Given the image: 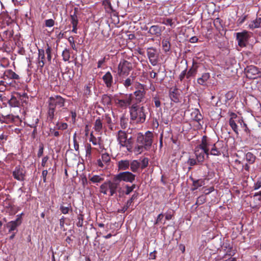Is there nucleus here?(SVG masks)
<instances>
[{"instance_id":"f03ea898","label":"nucleus","mask_w":261,"mask_h":261,"mask_svg":"<svg viewBox=\"0 0 261 261\" xmlns=\"http://www.w3.org/2000/svg\"><path fill=\"white\" fill-rule=\"evenodd\" d=\"M47 103V119L50 121H53L55 117L56 108L63 107L65 105V99L61 96L56 95L50 97Z\"/></svg>"},{"instance_id":"2f4dec72","label":"nucleus","mask_w":261,"mask_h":261,"mask_svg":"<svg viewBox=\"0 0 261 261\" xmlns=\"http://www.w3.org/2000/svg\"><path fill=\"white\" fill-rule=\"evenodd\" d=\"M6 123H9L10 122H15L20 120L19 117L18 116H14L12 114H9L5 115Z\"/></svg>"},{"instance_id":"58836bf2","label":"nucleus","mask_w":261,"mask_h":261,"mask_svg":"<svg viewBox=\"0 0 261 261\" xmlns=\"http://www.w3.org/2000/svg\"><path fill=\"white\" fill-rule=\"evenodd\" d=\"M162 21H160L161 23L165 24L166 25H169L172 28L175 27V25L172 19L169 18H163V19H162Z\"/></svg>"},{"instance_id":"9b49d317","label":"nucleus","mask_w":261,"mask_h":261,"mask_svg":"<svg viewBox=\"0 0 261 261\" xmlns=\"http://www.w3.org/2000/svg\"><path fill=\"white\" fill-rule=\"evenodd\" d=\"M237 40H238V45L240 47H245L249 38L248 32L244 31L242 32L236 33Z\"/></svg>"},{"instance_id":"c03bdc74","label":"nucleus","mask_w":261,"mask_h":261,"mask_svg":"<svg viewBox=\"0 0 261 261\" xmlns=\"http://www.w3.org/2000/svg\"><path fill=\"white\" fill-rule=\"evenodd\" d=\"M71 23L72 25L78 24V18L76 12H74L72 14L70 15Z\"/></svg>"},{"instance_id":"603ef678","label":"nucleus","mask_w":261,"mask_h":261,"mask_svg":"<svg viewBox=\"0 0 261 261\" xmlns=\"http://www.w3.org/2000/svg\"><path fill=\"white\" fill-rule=\"evenodd\" d=\"M45 24L46 27H52L55 24V21L52 19H46L45 21Z\"/></svg>"},{"instance_id":"b1692460","label":"nucleus","mask_w":261,"mask_h":261,"mask_svg":"<svg viewBox=\"0 0 261 261\" xmlns=\"http://www.w3.org/2000/svg\"><path fill=\"white\" fill-rule=\"evenodd\" d=\"M248 28L251 30L261 28V18H256L255 19L250 21L248 24Z\"/></svg>"},{"instance_id":"052dcab7","label":"nucleus","mask_w":261,"mask_h":261,"mask_svg":"<svg viewBox=\"0 0 261 261\" xmlns=\"http://www.w3.org/2000/svg\"><path fill=\"white\" fill-rule=\"evenodd\" d=\"M44 147L42 144L39 145V150L38 151L37 156L40 158L43 155V153Z\"/></svg>"},{"instance_id":"680f3d73","label":"nucleus","mask_w":261,"mask_h":261,"mask_svg":"<svg viewBox=\"0 0 261 261\" xmlns=\"http://www.w3.org/2000/svg\"><path fill=\"white\" fill-rule=\"evenodd\" d=\"M187 164L190 166H194L197 164V161L194 159L189 158L187 161Z\"/></svg>"},{"instance_id":"6e6552de","label":"nucleus","mask_w":261,"mask_h":261,"mask_svg":"<svg viewBox=\"0 0 261 261\" xmlns=\"http://www.w3.org/2000/svg\"><path fill=\"white\" fill-rule=\"evenodd\" d=\"M133 99V94H125L121 98H115L114 102L117 107L126 109L131 105Z\"/></svg>"},{"instance_id":"f8f14e48","label":"nucleus","mask_w":261,"mask_h":261,"mask_svg":"<svg viewBox=\"0 0 261 261\" xmlns=\"http://www.w3.org/2000/svg\"><path fill=\"white\" fill-rule=\"evenodd\" d=\"M13 177L18 181H23L25 179V171L20 166L15 167L12 172Z\"/></svg>"},{"instance_id":"f704fd0d","label":"nucleus","mask_w":261,"mask_h":261,"mask_svg":"<svg viewBox=\"0 0 261 261\" xmlns=\"http://www.w3.org/2000/svg\"><path fill=\"white\" fill-rule=\"evenodd\" d=\"M8 103L12 107H17L20 105V101L15 96L12 95L8 101Z\"/></svg>"},{"instance_id":"f3484780","label":"nucleus","mask_w":261,"mask_h":261,"mask_svg":"<svg viewBox=\"0 0 261 261\" xmlns=\"http://www.w3.org/2000/svg\"><path fill=\"white\" fill-rule=\"evenodd\" d=\"M38 56L36 64L38 67L42 68L45 64V51L43 49H38Z\"/></svg>"},{"instance_id":"49530a36","label":"nucleus","mask_w":261,"mask_h":261,"mask_svg":"<svg viewBox=\"0 0 261 261\" xmlns=\"http://www.w3.org/2000/svg\"><path fill=\"white\" fill-rule=\"evenodd\" d=\"M45 53L47 55V61L50 63L51 60V48L48 44L45 49Z\"/></svg>"},{"instance_id":"774afa93","label":"nucleus","mask_w":261,"mask_h":261,"mask_svg":"<svg viewBox=\"0 0 261 261\" xmlns=\"http://www.w3.org/2000/svg\"><path fill=\"white\" fill-rule=\"evenodd\" d=\"M125 188L126 189L125 191V194L126 195H129L132 191V189L130 187V186L128 185H126L125 186Z\"/></svg>"},{"instance_id":"1a4fd4ad","label":"nucleus","mask_w":261,"mask_h":261,"mask_svg":"<svg viewBox=\"0 0 261 261\" xmlns=\"http://www.w3.org/2000/svg\"><path fill=\"white\" fill-rule=\"evenodd\" d=\"M137 88L138 90L134 92L135 100L136 101L135 104L136 105L144 101L146 94L144 85L139 83Z\"/></svg>"},{"instance_id":"393cba45","label":"nucleus","mask_w":261,"mask_h":261,"mask_svg":"<svg viewBox=\"0 0 261 261\" xmlns=\"http://www.w3.org/2000/svg\"><path fill=\"white\" fill-rule=\"evenodd\" d=\"M210 77V74L208 72L204 73L201 76L197 79V83L200 85H205L206 82Z\"/></svg>"},{"instance_id":"f257e3e1","label":"nucleus","mask_w":261,"mask_h":261,"mask_svg":"<svg viewBox=\"0 0 261 261\" xmlns=\"http://www.w3.org/2000/svg\"><path fill=\"white\" fill-rule=\"evenodd\" d=\"M153 135L150 131H147L145 135L139 133L137 137V145L135 148V151L141 153L143 149L149 150L152 144Z\"/></svg>"},{"instance_id":"de8ad7c7","label":"nucleus","mask_w":261,"mask_h":261,"mask_svg":"<svg viewBox=\"0 0 261 261\" xmlns=\"http://www.w3.org/2000/svg\"><path fill=\"white\" fill-rule=\"evenodd\" d=\"M56 126L58 129L65 130L67 128L68 124L65 122L59 123L57 122Z\"/></svg>"},{"instance_id":"5fc2aeb1","label":"nucleus","mask_w":261,"mask_h":261,"mask_svg":"<svg viewBox=\"0 0 261 261\" xmlns=\"http://www.w3.org/2000/svg\"><path fill=\"white\" fill-rule=\"evenodd\" d=\"M103 5L105 6V7L106 8H109L111 11H113V9L112 8L110 0H105V1H103Z\"/></svg>"},{"instance_id":"dca6fc26","label":"nucleus","mask_w":261,"mask_h":261,"mask_svg":"<svg viewBox=\"0 0 261 261\" xmlns=\"http://www.w3.org/2000/svg\"><path fill=\"white\" fill-rule=\"evenodd\" d=\"M102 79L107 88L110 89L113 84V77L110 71L107 72L102 77Z\"/></svg>"},{"instance_id":"a211bd4d","label":"nucleus","mask_w":261,"mask_h":261,"mask_svg":"<svg viewBox=\"0 0 261 261\" xmlns=\"http://www.w3.org/2000/svg\"><path fill=\"white\" fill-rule=\"evenodd\" d=\"M191 119L198 122L201 125L200 122L202 121L203 117L198 109H192L191 112Z\"/></svg>"},{"instance_id":"37998d69","label":"nucleus","mask_w":261,"mask_h":261,"mask_svg":"<svg viewBox=\"0 0 261 261\" xmlns=\"http://www.w3.org/2000/svg\"><path fill=\"white\" fill-rule=\"evenodd\" d=\"M92 86V83H89L84 87V94L86 96H89L91 94V89Z\"/></svg>"},{"instance_id":"4468645a","label":"nucleus","mask_w":261,"mask_h":261,"mask_svg":"<svg viewBox=\"0 0 261 261\" xmlns=\"http://www.w3.org/2000/svg\"><path fill=\"white\" fill-rule=\"evenodd\" d=\"M147 54L151 65L155 66L158 63V56L156 54V50L152 47L149 48L147 49Z\"/></svg>"},{"instance_id":"bb28decb","label":"nucleus","mask_w":261,"mask_h":261,"mask_svg":"<svg viewBox=\"0 0 261 261\" xmlns=\"http://www.w3.org/2000/svg\"><path fill=\"white\" fill-rule=\"evenodd\" d=\"M197 65L193 62L192 66L187 71V79H188L191 76H194L197 72Z\"/></svg>"},{"instance_id":"ddd939ff","label":"nucleus","mask_w":261,"mask_h":261,"mask_svg":"<svg viewBox=\"0 0 261 261\" xmlns=\"http://www.w3.org/2000/svg\"><path fill=\"white\" fill-rule=\"evenodd\" d=\"M246 73L247 77L251 79L257 78L259 74L258 69L254 66H248L246 69Z\"/></svg>"},{"instance_id":"0eeeda50","label":"nucleus","mask_w":261,"mask_h":261,"mask_svg":"<svg viewBox=\"0 0 261 261\" xmlns=\"http://www.w3.org/2000/svg\"><path fill=\"white\" fill-rule=\"evenodd\" d=\"M114 176L120 185L121 181L133 183L135 181L136 176L132 172L124 171L115 175Z\"/></svg>"},{"instance_id":"69168bd1","label":"nucleus","mask_w":261,"mask_h":261,"mask_svg":"<svg viewBox=\"0 0 261 261\" xmlns=\"http://www.w3.org/2000/svg\"><path fill=\"white\" fill-rule=\"evenodd\" d=\"M261 187V178L258 179V180L254 184V189L257 190Z\"/></svg>"},{"instance_id":"c85d7f7f","label":"nucleus","mask_w":261,"mask_h":261,"mask_svg":"<svg viewBox=\"0 0 261 261\" xmlns=\"http://www.w3.org/2000/svg\"><path fill=\"white\" fill-rule=\"evenodd\" d=\"M130 170L132 173H136L138 171L139 167H140V163L137 160H133L130 162Z\"/></svg>"},{"instance_id":"4c0bfd02","label":"nucleus","mask_w":261,"mask_h":261,"mask_svg":"<svg viewBox=\"0 0 261 261\" xmlns=\"http://www.w3.org/2000/svg\"><path fill=\"white\" fill-rule=\"evenodd\" d=\"M112 99L110 95L103 94L101 97V101L103 105L109 106L111 104Z\"/></svg>"},{"instance_id":"4d7b16f0","label":"nucleus","mask_w":261,"mask_h":261,"mask_svg":"<svg viewBox=\"0 0 261 261\" xmlns=\"http://www.w3.org/2000/svg\"><path fill=\"white\" fill-rule=\"evenodd\" d=\"M246 15H243L240 17L237 21L238 25H240L243 24L246 19Z\"/></svg>"},{"instance_id":"e2e57ef3","label":"nucleus","mask_w":261,"mask_h":261,"mask_svg":"<svg viewBox=\"0 0 261 261\" xmlns=\"http://www.w3.org/2000/svg\"><path fill=\"white\" fill-rule=\"evenodd\" d=\"M6 89L5 82L3 81H0V92H4Z\"/></svg>"},{"instance_id":"338daca9","label":"nucleus","mask_w":261,"mask_h":261,"mask_svg":"<svg viewBox=\"0 0 261 261\" xmlns=\"http://www.w3.org/2000/svg\"><path fill=\"white\" fill-rule=\"evenodd\" d=\"M48 173V171L47 170H44L42 172V177L43 178V180L44 182H46V176Z\"/></svg>"},{"instance_id":"473e14b6","label":"nucleus","mask_w":261,"mask_h":261,"mask_svg":"<svg viewBox=\"0 0 261 261\" xmlns=\"http://www.w3.org/2000/svg\"><path fill=\"white\" fill-rule=\"evenodd\" d=\"M135 76H134L133 75H130L129 77H127L122 82L123 85L125 87V88H128V87L132 86V85L133 84V83L135 80Z\"/></svg>"},{"instance_id":"bf43d9fd","label":"nucleus","mask_w":261,"mask_h":261,"mask_svg":"<svg viewBox=\"0 0 261 261\" xmlns=\"http://www.w3.org/2000/svg\"><path fill=\"white\" fill-rule=\"evenodd\" d=\"M185 76L187 77V70L186 69L183 70L179 74L178 78H179V80H180V81L182 82L184 80Z\"/></svg>"},{"instance_id":"6e6d98bb","label":"nucleus","mask_w":261,"mask_h":261,"mask_svg":"<svg viewBox=\"0 0 261 261\" xmlns=\"http://www.w3.org/2000/svg\"><path fill=\"white\" fill-rule=\"evenodd\" d=\"M68 40L72 49L76 50V48L74 43V38L71 36L69 37Z\"/></svg>"},{"instance_id":"3c124183","label":"nucleus","mask_w":261,"mask_h":261,"mask_svg":"<svg viewBox=\"0 0 261 261\" xmlns=\"http://www.w3.org/2000/svg\"><path fill=\"white\" fill-rule=\"evenodd\" d=\"M148 165V158H143L140 163V166H141V168L142 169H144L145 168L147 167Z\"/></svg>"},{"instance_id":"a19ab883","label":"nucleus","mask_w":261,"mask_h":261,"mask_svg":"<svg viewBox=\"0 0 261 261\" xmlns=\"http://www.w3.org/2000/svg\"><path fill=\"white\" fill-rule=\"evenodd\" d=\"M222 20L217 17L214 20V25L217 30H220L222 28Z\"/></svg>"},{"instance_id":"423d86ee","label":"nucleus","mask_w":261,"mask_h":261,"mask_svg":"<svg viewBox=\"0 0 261 261\" xmlns=\"http://www.w3.org/2000/svg\"><path fill=\"white\" fill-rule=\"evenodd\" d=\"M133 68L131 62L125 60H121L118 65L117 74L120 77H125L129 74Z\"/></svg>"},{"instance_id":"13d9d810","label":"nucleus","mask_w":261,"mask_h":261,"mask_svg":"<svg viewBox=\"0 0 261 261\" xmlns=\"http://www.w3.org/2000/svg\"><path fill=\"white\" fill-rule=\"evenodd\" d=\"M106 62V57H103L98 60L97 62V68H101L102 67V65Z\"/></svg>"},{"instance_id":"c9c22d12","label":"nucleus","mask_w":261,"mask_h":261,"mask_svg":"<svg viewBox=\"0 0 261 261\" xmlns=\"http://www.w3.org/2000/svg\"><path fill=\"white\" fill-rule=\"evenodd\" d=\"M162 47L165 52L169 51L170 49L171 44L170 39H163L162 42Z\"/></svg>"},{"instance_id":"7ed1b4c3","label":"nucleus","mask_w":261,"mask_h":261,"mask_svg":"<svg viewBox=\"0 0 261 261\" xmlns=\"http://www.w3.org/2000/svg\"><path fill=\"white\" fill-rule=\"evenodd\" d=\"M130 119L137 123H142L145 121L147 112L143 106L133 104L129 109Z\"/></svg>"},{"instance_id":"c756f323","label":"nucleus","mask_w":261,"mask_h":261,"mask_svg":"<svg viewBox=\"0 0 261 261\" xmlns=\"http://www.w3.org/2000/svg\"><path fill=\"white\" fill-rule=\"evenodd\" d=\"M5 76L11 79L18 80L19 76L18 74L13 71L12 70H7L5 72Z\"/></svg>"},{"instance_id":"cd10ccee","label":"nucleus","mask_w":261,"mask_h":261,"mask_svg":"<svg viewBox=\"0 0 261 261\" xmlns=\"http://www.w3.org/2000/svg\"><path fill=\"white\" fill-rule=\"evenodd\" d=\"M192 180L193 187L191 189L192 191H194L205 185V181L203 179H199L197 180L192 179Z\"/></svg>"},{"instance_id":"4be33fe9","label":"nucleus","mask_w":261,"mask_h":261,"mask_svg":"<svg viewBox=\"0 0 261 261\" xmlns=\"http://www.w3.org/2000/svg\"><path fill=\"white\" fill-rule=\"evenodd\" d=\"M130 166V162L128 160H122L117 162L118 170L125 171L128 169Z\"/></svg>"},{"instance_id":"e433bc0d","label":"nucleus","mask_w":261,"mask_h":261,"mask_svg":"<svg viewBox=\"0 0 261 261\" xmlns=\"http://www.w3.org/2000/svg\"><path fill=\"white\" fill-rule=\"evenodd\" d=\"M245 159L249 164H252L254 163L256 156L252 153L248 152L245 155Z\"/></svg>"},{"instance_id":"39448f33","label":"nucleus","mask_w":261,"mask_h":261,"mask_svg":"<svg viewBox=\"0 0 261 261\" xmlns=\"http://www.w3.org/2000/svg\"><path fill=\"white\" fill-rule=\"evenodd\" d=\"M116 137L120 147H126L127 151H132L134 142L131 136L128 137L125 131L119 130L117 132Z\"/></svg>"},{"instance_id":"ea45409f","label":"nucleus","mask_w":261,"mask_h":261,"mask_svg":"<svg viewBox=\"0 0 261 261\" xmlns=\"http://www.w3.org/2000/svg\"><path fill=\"white\" fill-rule=\"evenodd\" d=\"M62 56L63 60L65 62L68 61L70 58V52L69 49L65 48L62 51Z\"/></svg>"},{"instance_id":"412c9836","label":"nucleus","mask_w":261,"mask_h":261,"mask_svg":"<svg viewBox=\"0 0 261 261\" xmlns=\"http://www.w3.org/2000/svg\"><path fill=\"white\" fill-rule=\"evenodd\" d=\"M105 175L103 174L99 175H93L89 176V180L93 184H95L97 185L102 182L105 180Z\"/></svg>"},{"instance_id":"864d4df0","label":"nucleus","mask_w":261,"mask_h":261,"mask_svg":"<svg viewBox=\"0 0 261 261\" xmlns=\"http://www.w3.org/2000/svg\"><path fill=\"white\" fill-rule=\"evenodd\" d=\"M70 114L72 118V122L73 124L76 122V112L75 110H71L70 111Z\"/></svg>"},{"instance_id":"5701e85b","label":"nucleus","mask_w":261,"mask_h":261,"mask_svg":"<svg viewBox=\"0 0 261 261\" xmlns=\"http://www.w3.org/2000/svg\"><path fill=\"white\" fill-rule=\"evenodd\" d=\"M169 96L171 101L175 103L178 102L179 94L178 93L177 88H174L173 90H171L169 92Z\"/></svg>"},{"instance_id":"79ce46f5","label":"nucleus","mask_w":261,"mask_h":261,"mask_svg":"<svg viewBox=\"0 0 261 261\" xmlns=\"http://www.w3.org/2000/svg\"><path fill=\"white\" fill-rule=\"evenodd\" d=\"M229 124L232 129V130L234 132V133L238 135L239 134L238 128V125L235 121L234 120H232V119H229Z\"/></svg>"},{"instance_id":"0e129e2a","label":"nucleus","mask_w":261,"mask_h":261,"mask_svg":"<svg viewBox=\"0 0 261 261\" xmlns=\"http://www.w3.org/2000/svg\"><path fill=\"white\" fill-rule=\"evenodd\" d=\"M50 132L51 135L54 136L56 137H59L60 135L59 132L58 131L55 130L54 128H50Z\"/></svg>"},{"instance_id":"aec40b11","label":"nucleus","mask_w":261,"mask_h":261,"mask_svg":"<svg viewBox=\"0 0 261 261\" xmlns=\"http://www.w3.org/2000/svg\"><path fill=\"white\" fill-rule=\"evenodd\" d=\"M111 161V158L109 153H102L101 158L97 160V165L100 167H103L105 164L109 163Z\"/></svg>"},{"instance_id":"a878e982","label":"nucleus","mask_w":261,"mask_h":261,"mask_svg":"<svg viewBox=\"0 0 261 261\" xmlns=\"http://www.w3.org/2000/svg\"><path fill=\"white\" fill-rule=\"evenodd\" d=\"M19 218H17L15 221H11L7 224V227L9 228V232L14 231L19 225L20 223H18Z\"/></svg>"},{"instance_id":"09e8293b","label":"nucleus","mask_w":261,"mask_h":261,"mask_svg":"<svg viewBox=\"0 0 261 261\" xmlns=\"http://www.w3.org/2000/svg\"><path fill=\"white\" fill-rule=\"evenodd\" d=\"M60 210L63 214H67L70 211H72L71 206H64L61 205Z\"/></svg>"},{"instance_id":"72a5a7b5","label":"nucleus","mask_w":261,"mask_h":261,"mask_svg":"<svg viewBox=\"0 0 261 261\" xmlns=\"http://www.w3.org/2000/svg\"><path fill=\"white\" fill-rule=\"evenodd\" d=\"M221 154V150L217 147L216 144L214 143L212 147L210 148L209 151V155L219 156Z\"/></svg>"},{"instance_id":"2eb2a0df","label":"nucleus","mask_w":261,"mask_h":261,"mask_svg":"<svg viewBox=\"0 0 261 261\" xmlns=\"http://www.w3.org/2000/svg\"><path fill=\"white\" fill-rule=\"evenodd\" d=\"M214 144V143L212 142L210 139L208 138L205 136H203L202 138L201 142L198 146L209 152L210 148L212 147Z\"/></svg>"},{"instance_id":"6ab92c4d","label":"nucleus","mask_w":261,"mask_h":261,"mask_svg":"<svg viewBox=\"0 0 261 261\" xmlns=\"http://www.w3.org/2000/svg\"><path fill=\"white\" fill-rule=\"evenodd\" d=\"M163 30L158 25H152L149 29L148 33L156 37H160L162 35Z\"/></svg>"},{"instance_id":"7c9ffc66","label":"nucleus","mask_w":261,"mask_h":261,"mask_svg":"<svg viewBox=\"0 0 261 261\" xmlns=\"http://www.w3.org/2000/svg\"><path fill=\"white\" fill-rule=\"evenodd\" d=\"M102 121L100 118L98 117L97 119H96L95 121L94 129L95 131L97 132H100L102 130Z\"/></svg>"},{"instance_id":"9d476101","label":"nucleus","mask_w":261,"mask_h":261,"mask_svg":"<svg viewBox=\"0 0 261 261\" xmlns=\"http://www.w3.org/2000/svg\"><path fill=\"white\" fill-rule=\"evenodd\" d=\"M195 154L197 162L201 164L204 161L205 155L208 156L209 152L198 145L195 148Z\"/></svg>"},{"instance_id":"8fccbe9b","label":"nucleus","mask_w":261,"mask_h":261,"mask_svg":"<svg viewBox=\"0 0 261 261\" xmlns=\"http://www.w3.org/2000/svg\"><path fill=\"white\" fill-rule=\"evenodd\" d=\"M84 222V215L82 214L80 215L77 217V222H76V225L77 227H82L83 225Z\"/></svg>"},{"instance_id":"20e7f679","label":"nucleus","mask_w":261,"mask_h":261,"mask_svg":"<svg viewBox=\"0 0 261 261\" xmlns=\"http://www.w3.org/2000/svg\"><path fill=\"white\" fill-rule=\"evenodd\" d=\"M121 189L120 185L114 176L112 180L107 181L100 186V192L105 195L109 194L110 196H113Z\"/></svg>"},{"instance_id":"a18cd8bd","label":"nucleus","mask_w":261,"mask_h":261,"mask_svg":"<svg viewBox=\"0 0 261 261\" xmlns=\"http://www.w3.org/2000/svg\"><path fill=\"white\" fill-rule=\"evenodd\" d=\"M8 139V135L5 133H0V145L3 146Z\"/></svg>"}]
</instances>
